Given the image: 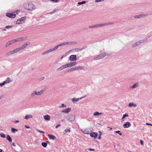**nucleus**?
I'll return each mask as SVG.
<instances>
[{
  "label": "nucleus",
  "instance_id": "obj_1",
  "mask_svg": "<svg viewBox=\"0 0 152 152\" xmlns=\"http://www.w3.org/2000/svg\"><path fill=\"white\" fill-rule=\"evenodd\" d=\"M25 7L26 9L29 10H32L34 7L33 4L31 3H29L28 4H25Z\"/></svg>",
  "mask_w": 152,
  "mask_h": 152
},
{
  "label": "nucleus",
  "instance_id": "obj_2",
  "mask_svg": "<svg viewBox=\"0 0 152 152\" xmlns=\"http://www.w3.org/2000/svg\"><path fill=\"white\" fill-rule=\"evenodd\" d=\"M113 23H104V24L96 25L92 26H90L89 27L90 28H94V27H98V26H105L106 25H108L109 24H113Z\"/></svg>",
  "mask_w": 152,
  "mask_h": 152
},
{
  "label": "nucleus",
  "instance_id": "obj_3",
  "mask_svg": "<svg viewBox=\"0 0 152 152\" xmlns=\"http://www.w3.org/2000/svg\"><path fill=\"white\" fill-rule=\"evenodd\" d=\"M20 50H21V49L20 48H17L13 50L10 51H9L7 53V54L9 55L14 54L18 52V51H19Z\"/></svg>",
  "mask_w": 152,
  "mask_h": 152
},
{
  "label": "nucleus",
  "instance_id": "obj_4",
  "mask_svg": "<svg viewBox=\"0 0 152 152\" xmlns=\"http://www.w3.org/2000/svg\"><path fill=\"white\" fill-rule=\"evenodd\" d=\"M106 55L105 53H103L102 54H100L98 56L96 57H95L94 58V60H96L97 59H99L100 58H102L103 57H105L106 56Z\"/></svg>",
  "mask_w": 152,
  "mask_h": 152
},
{
  "label": "nucleus",
  "instance_id": "obj_5",
  "mask_svg": "<svg viewBox=\"0 0 152 152\" xmlns=\"http://www.w3.org/2000/svg\"><path fill=\"white\" fill-rule=\"evenodd\" d=\"M25 19V17H22L20 19H18L17 20L16 23H17L20 24H22L24 23V20Z\"/></svg>",
  "mask_w": 152,
  "mask_h": 152
},
{
  "label": "nucleus",
  "instance_id": "obj_6",
  "mask_svg": "<svg viewBox=\"0 0 152 152\" xmlns=\"http://www.w3.org/2000/svg\"><path fill=\"white\" fill-rule=\"evenodd\" d=\"M72 44H74V43H72L71 42H64L56 46V47H57V48L59 46H64L66 45H71Z\"/></svg>",
  "mask_w": 152,
  "mask_h": 152
},
{
  "label": "nucleus",
  "instance_id": "obj_7",
  "mask_svg": "<svg viewBox=\"0 0 152 152\" xmlns=\"http://www.w3.org/2000/svg\"><path fill=\"white\" fill-rule=\"evenodd\" d=\"M6 15L7 17L10 18H14L16 17V15L12 13H7L6 14Z\"/></svg>",
  "mask_w": 152,
  "mask_h": 152
},
{
  "label": "nucleus",
  "instance_id": "obj_8",
  "mask_svg": "<svg viewBox=\"0 0 152 152\" xmlns=\"http://www.w3.org/2000/svg\"><path fill=\"white\" fill-rule=\"evenodd\" d=\"M70 61H76L77 60L76 56L75 55H72L69 57Z\"/></svg>",
  "mask_w": 152,
  "mask_h": 152
},
{
  "label": "nucleus",
  "instance_id": "obj_9",
  "mask_svg": "<svg viewBox=\"0 0 152 152\" xmlns=\"http://www.w3.org/2000/svg\"><path fill=\"white\" fill-rule=\"evenodd\" d=\"M75 119V116L74 115L71 114L69 116L68 119L71 121H73Z\"/></svg>",
  "mask_w": 152,
  "mask_h": 152
},
{
  "label": "nucleus",
  "instance_id": "obj_10",
  "mask_svg": "<svg viewBox=\"0 0 152 152\" xmlns=\"http://www.w3.org/2000/svg\"><path fill=\"white\" fill-rule=\"evenodd\" d=\"M30 42H27L24 45H23L21 47H20L21 50L23 49L26 48L28 45H30Z\"/></svg>",
  "mask_w": 152,
  "mask_h": 152
},
{
  "label": "nucleus",
  "instance_id": "obj_11",
  "mask_svg": "<svg viewBox=\"0 0 152 152\" xmlns=\"http://www.w3.org/2000/svg\"><path fill=\"white\" fill-rule=\"evenodd\" d=\"M144 41L143 40H141L138 42L135 43L132 45V47H134L137 46L138 45H140L141 43L144 42Z\"/></svg>",
  "mask_w": 152,
  "mask_h": 152
},
{
  "label": "nucleus",
  "instance_id": "obj_12",
  "mask_svg": "<svg viewBox=\"0 0 152 152\" xmlns=\"http://www.w3.org/2000/svg\"><path fill=\"white\" fill-rule=\"evenodd\" d=\"M69 67L68 64H65L61 66L60 67L58 68L57 70H61L63 69L64 68H66L67 67Z\"/></svg>",
  "mask_w": 152,
  "mask_h": 152
},
{
  "label": "nucleus",
  "instance_id": "obj_13",
  "mask_svg": "<svg viewBox=\"0 0 152 152\" xmlns=\"http://www.w3.org/2000/svg\"><path fill=\"white\" fill-rule=\"evenodd\" d=\"M90 136L92 137H94V139H96L97 136V134L96 133L93 132L90 134Z\"/></svg>",
  "mask_w": 152,
  "mask_h": 152
},
{
  "label": "nucleus",
  "instance_id": "obj_14",
  "mask_svg": "<svg viewBox=\"0 0 152 152\" xmlns=\"http://www.w3.org/2000/svg\"><path fill=\"white\" fill-rule=\"evenodd\" d=\"M131 125V124L129 122H127L123 125V127L124 128H128Z\"/></svg>",
  "mask_w": 152,
  "mask_h": 152
},
{
  "label": "nucleus",
  "instance_id": "obj_15",
  "mask_svg": "<svg viewBox=\"0 0 152 152\" xmlns=\"http://www.w3.org/2000/svg\"><path fill=\"white\" fill-rule=\"evenodd\" d=\"M48 137L49 138V139L50 140H55L56 138V137L55 136L51 134H48Z\"/></svg>",
  "mask_w": 152,
  "mask_h": 152
},
{
  "label": "nucleus",
  "instance_id": "obj_16",
  "mask_svg": "<svg viewBox=\"0 0 152 152\" xmlns=\"http://www.w3.org/2000/svg\"><path fill=\"white\" fill-rule=\"evenodd\" d=\"M25 39V38L24 37H21L20 38H18L16 39V42L18 41H22Z\"/></svg>",
  "mask_w": 152,
  "mask_h": 152
},
{
  "label": "nucleus",
  "instance_id": "obj_17",
  "mask_svg": "<svg viewBox=\"0 0 152 152\" xmlns=\"http://www.w3.org/2000/svg\"><path fill=\"white\" fill-rule=\"evenodd\" d=\"M71 110V108H66L65 110H63L62 111V113H68Z\"/></svg>",
  "mask_w": 152,
  "mask_h": 152
},
{
  "label": "nucleus",
  "instance_id": "obj_18",
  "mask_svg": "<svg viewBox=\"0 0 152 152\" xmlns=\"http://www.w3.org/2000/svg\"><path fill=\"white\" fill-rule=\"evenodd\" d=\"M44 92V91L43 90H42L38 92H37L35 91H34V93H35V95H39L42 94Z\"/></svg>",
  "mask_w": 152,
  "mask_h": 152
},
{
  "label": "nucleus",
  "instance_id": "obj_19",
  "mask_svg": "<svg viewBox=\"0 0 152 152\" xmlns=\"http://www.w3.org/2000/svg\"><path fill=\"white\" fill-rule=\"evenodd\" d=\"M69 67H72L75 65L76 64V62H70L68 64Z\"/></svg>",
  "mask_w": 152,
  "mask_h": 152
},
{
  "label": "nucleus",
  "instance_id": "obj_20",
  "mask_svg": "<svg viewBox=\"0 0 152 152\" xmlns=\"http://www.w3.org/2000/svg\"><path fill=\"white\" fill-rule=\"evenodd\" d=\"M14 44V43L13 42V41L12 40H11L8 42L6 44V46L7 47L9 46V45H12V44Z\"/></svg>",
  "mask_w": 152,
  "mask_h": 152
},
{
  "label": "nucleus",
  "instance_id": "obj_21",
  "mask_svg": "<svg viewBox=\"0 0 152 152\" xmlns=\"http://www.w3.org/2000/svg\"><path fill=\"white\" fill-rule=\"evenodd\" d=\"M57 47L56 46L53 49H49L47 51V52L48 53H50L54 50H57Z\"/></svg>",
  "mask_w": 152,
  "mask_h": 152
},
{
  "label": "nucleus",
  "instance_id": "obj_22",
  "mask_svg": "<svg viewBox=\"0 0 152 152\" xmlns=\"http://www.w3.org/2000/svg\"><path fill=\"white\" fill-rule=\"evenodd\" d=\"M44 118L46 120H50V117L49 115H44L43 116Z\"/></svg>",
  "mask_w": 152,
  "mask_h": 152
},
{
  "label": "nucleus",
  "instance_id": "obj_23",
  "mask_svg": "<svg viewBox=\"0 0 152 152\" xmlns=\"http://www.w3.org/2000/svg\"><path fill=\"white\" fill-rule=\"evenodd\" d=\"M145 16V15H136V16H134V18H140L142 17H144Z\"/></svg>",
  "mask_w": 152,
  "mask_h": 152
},
{
  "label": "nucleus",
  "instance_id": "obj_24",
  "mask_svg": "<svg viewBox=\"0 0 152 152\" xmlns=\"http://www.w3.org/2000/svg\"><path fill=\"white\" fill-rule=\"evenodd\" d=\"M145 16V15H136V16H134V18H140L142 17H144Z\"/></svg>",
  "mask_w": 152,
  "mask_h": 152
},
{
  "label": "nucleus",
  "instance_id": "obj_25",
  "mask_svg": "<svg viewBox=\"0 0 152 152\" xmlns=\"http://www.w3.org/2000/svg\"><path fill=\"white\" fill-rule=\"evenodd\" d=\"M102 113H99L98 112H94L93 115L94 116H96V115H102Z\"/></svg>",
  "mask_w": 152,
  "mask_h": 152
},
{
  "label": "nucleus",
  "instance_id": "obj_26",
  "mask_svg": "<svg viewBox=\"0 0 152 152\" xmlns=\"http://www.w3.org/2000/svg\"><path fill=\"white\" fill-rule=\"evenodd\" d=\"M32 117L33 116L31 115H27L25 116V119H27L29 118H32Z\"/></svg>",
  "mask_w": 152,
  "mask_h": 152
},
{
  "label": "nucleus",
  "instance_id": "obj_27",
  "mask_svg": "<svg viewBox=\"0 0 152 152\" xmlns=\"http://www.w3.org/2000/svg\"><path fill=\"white\" fill-rule=\"evenodd\" d=\"M129 107L133 106L134 107H136L137 105L133 103H130L129 104Z\"/></svg>",
  "mask_w": 152,
  "mask_h": 152
},
{
  "label": "nucleus",
  "instance_id": "obj_28",
  "mask_svg": "<svg viewBox=\"0 0 152 152\" xmlns=\"http://www.w3.org/2000/svg\"><path fill=\"white\" fill-rule=\"evenodd\" d=\"M7 139L10 142H11L12 141V139L9 135H8L7 136Z\"/></svg>",
  "mask_w": 152,
  "mask_h": 152
},
{
  "label": "nucleus",
  "instance_id": "obj_29",
  "mask_svg": "<svg viewBox=\"0 0 152 152\" xmlns=\"http://www.w3.org/2000/svg\"><path fill=\"white\" fill-rule=\"evenodd\" d=\"M11 81V80L10 78H8L7 79V80H6L5 82L6 83H9Z\"/></svg>",
  "mask_w": 152,
  "mask_h": 152
},
{
  "label": "nucleus",
  "instance_id": "obj_30",
  "mask_svg": "<svg viewBox=\"0 0 152 152\" xmlns=\"http://www.w3.org/2000/svg\"><path fill=\"white\" fill-rule=\"evenodd\" d=\"M11 131H12V132L14 133L15 131H17L18 130L14 128H11Z\"/></svg>",
  "mask_w": 152,
  "mask_h": 152
},
{
  "label": "nucleus",
  "instance_id": "obj_31",
  "mask_svg": "<svg viewBox=\"0 0 152 152\" xmlns=\"http://www.w3.org/2000/svg\"><path fill=\"white\" fill-rule=\"evenodd\" d=\"M42 145L43 147H46L47 146V144L46 142H44L42 143Z\"/></svg>",
  "mask_w": 152,
  "mask_h": 152
},
{
  "label": "nucleus",
  "instance_id": "obj_32",
  "mask_svg": "<svg viewBox=\"0 0 152 152\" xmlns=\"http://www.w3.org/2000/svg\"><path fill=\"white\" fill-rule=\"evenodd\" d=\"M81 99V98H75V99H73L72 101H75V102H77L79 101V99Z\"/></svg>",
  "mask_w": 152,
  "mask_h": 152
},
{
  "label": "nucleus",
  "instance_id": "obj_33",
  "mask_svg": "<svg viewBox=\"0 0 152 152\" xmlns=\"http://www.w3.org/2000/svg\"><path fill=\"white\" fill-rule=\"evenodd\" d=\"M128 116V115L126 114H124L123 116H122V119H124L126 117H127V116Z\"/></svg>",
  "mask_w": 152,
  "mask_h": 152
},
{
  "label": "nucleus",
  "instance_id": "obj_34",
  "mask_svg": "<svg viewBox=\"0 0 152 152\" xmlns=\"http://www.w3.org/2000/svg\"><path fill=\"white\" fill-rule=\"evenodd\" d=\"M86 2V1H83L81 2H78V4H79V5H81L82 4H84Z\"/></svg>",
  "mask_w": 152,
  "mask_h": 152
},
{
  "label": "nucleus",
  "instance_id": "obj_35",
  "mask_svg": "<svg viewBox=\"0 0 152 152\" xmlns=\"http://www.w3.org/2000/svg\"><path fill=\"white\" fill-rule=\"evenodd\" d=\"M1 136V137L3 138H5L6 137L5 135L3 133L0 134Z\"/></svg>",
  "mask_w": 152,
  "mask_h": 152
},
{
  "label": "nucleus",
  "instance_id": "obj_36",
  "mask_svg": "<svg viewBox=\"0 0 152 152\" xmlns=\"http://www.w3.org/2000/svg\"><path fill=\"white\" fill-rule=\"evenodd\" d=\"M115 132L116 133H118L119 135H122V134L121 133H120V131H115Z\"/></svg>",
  "mask_w": 152,
  "mask_h": 152
},
{
  "label": "nucleus",
  "instance_id": "obj_37",
  "mask_svg": "<svg viewBox=\"0 0 152 152\" xmlns=\"http://www.w3.org/2000/svg\"><path fill=\"white\" fill-rule=\"evenodd\" d=\"M75 70H74V68H71L69 70L68 72H69V71L70 72H72V71H74Z\"/></svg>",
  "mask_w": 152,
  "mask_h": 152
},
{
  "label": "nucleus",
  "instance_id": "obj_38",
  "mask_svg": "<svg viewBox=\"0 0 152 152\" xmlns=\"http://www.w3.org/2000/svg\"><path fill=\"white\" fill-rule=\"evenodd\" d=\"M37 130L38 132H40V133H42L44 134L45 133L43 131L39 130L38 129H37Z\"/></svg>",
  "mask_w": 152,
  "mask_h": 152
},
{
  "label": "nucleus",
  "instance_id": "obj_39",
  "mask_svg": "<svg viewBox=\"0 0 152 152\" xmlns=\"http://www.w3.org/2000/svg\"><path fill=\"white\" fill-rule=\"evenodd\" d=\"M12 27V26H7L6 27V28L7 29L10 28Z\"/></svg>",
  "mask_w": 152,
  "mask_h": 152
},
{
  "label": "nucleus",
  "instance_id": "obj_40",
  "mask_svg": "<svg viewBox=\"0 0 152 152\" xmlns=\"http://www.w3.org/2000/svg\"><path fill=\"white\" fill-rule=\"evenodd\" d=\"M137 83H135V84H134L132 88H135L137 87Z\"/></svg>",
  "mask_w": 152,
  "mask_h": 152
},
{
  "label": "nucleus",
  "instance_id": "obj_41",
  "mask_svg": "<svg viewBox=\"0 0 152 152\" xmlns=\"http://www.w3.org/2000/svg\"><path fill=\"white\" fill-rule=\"evenodd\" d=\"M76 68L77 69V70H78L80 69H82L83 68L82 66H78L76 67Z\"/></svg>",
  "mask_w": 152,
  "mask_h": 152
},
{
  "label": "nucleus",
  "instance_id": "obj_42",
  "mask_svg": "<svg viewBox=\"0 0 152 152\" xmlns=\"http://www.w3.org/2000/svg\"><path fill=\"white\" fill-rule=\"evenodd\" d=\"M66 107V105H65L64 104H62L61 105V106H60V107L61 108V107Z\"/></svg>",
  "mask_w": 152,
  "mask_h": 152
},
{
  "label": "nucleus",
  "instance_id": "obj_43",
  "mask_svg": "<svg viewBox=\"0 0 152 152\" xmlns=\"http://www.w3.org/2000/svg\"><path fill=\"white\" fill-rule=\"evenodd\" d=\"M5 83V82L4 81L3 83H0V86H4Z\"/></svg>",
  "mask_w": 152,
  "mask_h": 152
},
{
  "label": "nucleus",
  "instance_id": "obj_44",
  "mask_svg": "<svg viewBox=\"0 0 152 152\" xmlns=\"http://www.w3.org/2000/svg\"><path fill=\"white\" fill-rule=\"evenodd\" d=\"M65 131L66 132H70V130L69 129H66L65 130Z\"/></svg>",
  "mask_w": 152,
  "mask_h": 152
},
{
  "label": "nucleus",
  "instance_id": "obj_45",
  "mask_svg": "<svg viewBox=\"0 0 152 152\" xmlns=\"http://www.w3.org/2000/svg\"><path fill=\"white\" fill-rule=\"evenodd\" d=\"M51 1L55 2H57L58 1V0H51Z\"/></svg>",
  "mask_w": 152,
  "mask_h": 152
},
{
  "label": "nucleus",
  "instance_id": "obj_46",
  "mask_svg": "<svg viewBox=\"0 0 152 152\" xmlns=\"http://www.w3.org/2000/svg\"><path fill=\"white\" fill-rule=\"evenodd\" d=\"M35 95V93H34V92L33 93H32V94H31V96H34Z\"/></svg>",
  "mask_w": 152,
  "mask_h": 152
},
{
  "label": "nucleus",
  "instance_id": "obj_47",
  "mask_svg": "<svg viewBox=\"0 0 152 152\" xmlns=\"http://www.w3.org/2000/svg\"><path fill=\"white\" fill-rule=\"evenodd\" d=\"M89 150L90 151H94L95 150L94 149H92V148H89Z\"/></svg>",
  "mask_w": 152,
  "mask_h": 152
},
{
  "label": "nucleus",
  "instance_id": "obj_48",
  "mask_svg": "<svg viewBox=\"0 0 152 152\" xmlns=\"http://www.w3.org/2000/svg\"><path fill=\"white\" fill-rule=\"evenodd\" d=\"M47 53H48L47 52V51H45V52H43L42 53V54L44 55V54H47Z\"/></svg>",
  "mask_w": 152,
  "mask_h": 152
},
{
  "label": "nucleus",
  "instance_id": "obj_49",
  "mask_svg": "<svg viewBox=\"0 0 152 152\" xmlns=\"http://www.w3.org/2000/svg\"><path fill=\"white\" fill-rule=\"evenodd\" d=\"M12 40L13 41V42L14 43L16 42V39H12Z\"/></svg>",
  "mask_w": 152,
  "mask_h": 152
},
{
  "label": "nucleus",
  "instance_id": "obj_50",
  "mask_svg": "<svg viewBox=\"0 0 152 152\" xmlns=\"http://www.w3.org/2000/svg\"><path fill=\"white\" fill-rule=\"evenodd\" d=\"M140 144L141 145H143V141L142 140H141L140 141Z\"/></svg>",
  "mask_w": 152,
  "mask_h": 152
},
{
  "label": "nucleus",
  "instance_id": "obj_51",
  "mask_svg": "<svg viewBox=\"0 0 152 152\" xmlns=\"http://www.w3.org/2000/svg\"><path fill=\"white\" fill-rule=\"evenodd\" d=\"M146 124L147 125H151V126H152V124H149V123H146Z\"/></svg>",
  "mask_w": 152,
  "mask_h": 152
},
{
  "label": "nucleus",
  "instance_id": "obj_52",
  "mask_svg": "<svg viewBox=\"0 0 152 152\" xmlns=\"http://www.w3.org/2000/svg\"><path fill=\"white\" fill-rule=\"evenodd\" d=\"M101 1V0H96L95 1V2H99V1Z\"/></svg>",
  "mask_w": 152,
  "mask_h": 152
},
{
  "label": "nucleus",
  "instance_id": "obj_53",
  "mask_svg": "<svg viewBox=\"0 0 152 152\" xmlns=\"http://www.w3.org/2000/svg\"><path fill=\"white\" fill-rule=\"evenodd\" d=\"M61 126V125L60 124H58V125H57V126H56V128H57L59 126Z\"/></svg>",
  "mask_w": 152,
  "mask_h": 152
},
{
  "label": "nucleus",
  "instance_id": "obj_54",
  "mask_svg": "<svg viewBox=\"0 0 152 152\" xmlns=\"http://www.w3.org/2000/svg\"><path fill=\"white\" fill-rule=\"evenodd\" d=\"M12 144L14 146H15V143L14 142H12Z\"/></svg>",
  "mask_w": 152,
  "mask_h": 152
},
{
  "label": "nucleus",
  "instance_id": "obj_55",
  "mask_svg": "<svg viewBox=\"0 0 152 152\" xmlns=\"http://www.w3.org/2000/svg\"><path fill=\"white\" fill-rule=\"evenodd\" d=\"M25 127H26V128H30V127L28 126H27L26 125H25Z\"/></svg>",
  "mask_w": 152,
  "mask_h": 152
},
{
  "label": "nucleus",
  "instance_id": "obj_56",
  "mask_svg": "<svg viewBox=\"0 0 152 152\" xmlns=\"http://www.w3.org/2000/svg\"><path fill=\"white\" fill-rule=\"evenodd\" d=\"M19 12H20V11L19 10H17V12H16V14L18 13Z\"/></svg>",
  "mask_w": 152,
  "mask_h": 152
},
{
  "label": "nucleus",
  "instance_id": "obj_57",
  "mask_svg": "<svg viewBox=\"0 0 152 152\" xmlns=\"http://www.w3.org/2000/svg\"><path fill=\"white\" fill-rule=\"evenodd\" d=\"M74 68L75 71L77 70V69L76 68V67H75V68Z\"/></svg>",
  "mask_w": 152,
  "mask_h": 152
},
{
  "label": "nucleus",
  "instance_id": "obj_58",
  "mask_svg": "<svg viewBox=\"0 0 152 152\" xmlns=\"http://www.w3.org/2000/svg\"><path fill=\"white\" fill-rule=\"evenodd\" d=\"M101 135H100L99 137H98V138L99 139H100L101 138Z\"/></svg>",
  "mask_w": 152,
  "mask_h": 152
},
{
  "label": "nucleus",
  "instance_id": "obj_59",
  "mask_svg": "<svg viewBox=\"0 0 152 152\" xmlns=\"http://www.w3.org/2000/svg\"><path fill=\"white\" fill-rule=\"evenodd\" d=\"M19 122V121H15V123H18Z\"/></svg>",
  "mask_w": 152,
  "mask_h": 152
},
{
  "label": "nucleus",
  "instance_id": "obj_60",
  "mask_svg": "<svg viewBox=\"0 0 152 152\" xmlns=\"http://www.w3.org/2000/svg\"><path fill=\"white\" fill-rule=\"evenodd\" d=\"M108 128H110V130H111L112 129V128H111V127H108Z\"/></svg>",
  "mask_w": 152,
  "mask_h": 152
},
{
  "label": "nucleus",
  "instance_id": "obj_61",
  "mask_svg": "<svg viewBox=\"0 0 152 152\" xmlns=\"http://www.w3.org/2000/svg\"><path fill=\"white\" fill-rule=\"evenodd\" d=\"M63 58V56H62L61 57V59H62Z\"/></svg>",
  "mask_w": 152,
  "mask_h": 152
},
{
  "label": "nucleus",
  "instance_id": "obj_62",
  "mask_svg": "<svg viewBox=\"0 0 152 152\" xmlns=\"http://www.w3.org/2000/svg\"><path fill=\"white\" fill-rule=\"evenodd\" d=\"M2 150L1 149H0V152H1L2 151Z\"/></svg>",
  "mask_w": 152,
  "mask_h": 152
},
{
  "label": "nucleus",
  "instance_id": "obj_63",
  "mask_svg": "<svg viewBox=\"0 0 152 152\" xmlns=\"http://www.w3.org/2000/svg\"><path fill=\"white\" fill-rule=\"evenodd\" d=\"M3 30L4 31H5L6 30V29H4Z\"/></svg>",
  "mask_w": 152,
  "mask_h": 152
},
{
  "label": "nucleus",
  "instance_id": "obj_64",
  "mask_svg": "<svg viewBox=\"0 0 152 152\" xmlns=\"http://www.w3.org/2000/svg\"><path fill=\"white\" fill-rule=\"evenodd\" d=\"M88 133L87 132H86L85 133V134H88Z\"/></svg>",
  "mask_w": 152,
  "mask_h": 152
}]
</instances>
